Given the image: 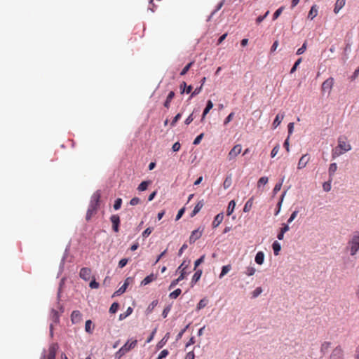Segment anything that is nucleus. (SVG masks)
Returning <instances> with one entry per match:
<instances>
[{
	"label": "nucleus",
	"mask_w": 359,
	"mask_h": 359,
	"mask_svg": "<svg viewBox=\"0 0 359 359\" xmlns=\"http://www.w3.org/2000/svg\"><path fill=\"white\" fill-rule=\"evenodd\" d=\"M175 96V93L173 91H170L166 98V100L164 102V107L168 109L170 107V104Z\"/></svg>",
	"instance_id": "obj_24"
},
{
	"label": "nucleus",
	"mask_w": 359,
	"mask_h": 359,
	"mask_svg": "<svg viewBox=\"0 0 359 359\" xmlns=\"http://www.w3.org/2000/svg\"><path fill=\"white\" fill-rule=\"evenodd\" d=\"M149 184H150V182H149V181H143L140 184V185L137 187V189L140 191H145L148 188V186Z\"/></svg>",
	"instance_id": "obj_32"
},
{
	"label": "nucleus",
	"mask_w": 359,
	"mask_h": 359,
	"mask_svg": "<svg viewBox=\"0 0 359 359\" xmlns=\"http://www.w3.org/2000/svg\"><path fill=\"white\" fill-rule=\"evenodd\" d=\"M231 265H226L222 266L221 273L219 274V278H222L224 276H225L231 270Z\"/></svg>",
	"instance_id": "obj_36"
},
{
	"label": "nucleus",
	"mask_w": 359,
	"mask_h": 359,
	"mask_svg": "<svg viewBox=\"0 0 359 359\" xmlns=\"http://www.w3.org/2000/svg\"><path fill=\"white\" fill-rule=\"evenodd\" d=\"M194 62L192 61V62H190L189 63H188L184 68L182 70V72H180V75L183 76V75H185L187 72L189 70V69L191 67V66L194 65Z\"/></svg>",
	"instance_id": "obj_39"
},
{
	"label": "nucleus",
	"mask_w": 359,
	"mask_h": 359,
	"mask_svg": "<svg viewBox=\"0 0 359 359\" xmlns=\"http://www.w3.org/2000/svg\"><path fill=\"white\" fill-rule=\"evenodd\" d=\"M137 346V340L135 338H130L114 354L116 359H121L129 351L133 350Z\"/></svg>",
	"instance_id": "obj_2"
},
{
	"label": "nucleus",
	"mask_w": 359,
	"mask_h": 359,
	"mask_svg": "<svg viewBox=\"0 0 359 359\" xmlns=\"http://www.w3.org/2000/svg\"><path fill=\"white\" fill-rule=\"evenodd\" d=\"M232 180L231 176H228L225 178L223 182V187L224 189H229L231 185Z\"/></svg>",
	"instance_id": "obj_33"
},
{
	"label": "nucleus",
	"mask_w": 359,
	"mask_h": 359,
	"mask_svg": "<svg viewBox=\"0 0 359 359\" xmlns=\"http://www.w3.org/2000/svg\"><path fill=\"white\" fill-rule=\"evenodd\" d=\"M344 351L340 346L334 348L330 356V359H343Z\"/></svg>",
	"instance_id": "obj_7"
},
{
	"label": "nucleus",
	"mask_w": 359,
	"mask_h": 359,
	"mask_svg": "<svg viewBox=\"0 0 359 359\" xmlns=\"http://www.w3.org/2000/svg\"><path fill=\"white\" fill-rule=\"evenodd\" d=\"M195 358V354L194 351H189L187 353L184 359H194Z\"/></svg>",
	"instance_id": "obj_64"
},
{
	"label": "nucleus",
	"mask_w": 359,
	"mask_h": 359,
	"mask_svg": "<svg viewBox=\"0 0 359 359\" xmlns=\"http://www.w3.org/2000/svg\"><path fill=\"white\" fill-rule=\"evenodd\" d=\"M201 275H202L201 270L196 271L192 277L191 284L193 285V284L196 283L198 281V280L201 278Z\"/></svg>",
	"instance_id": "obj_28"
},
{
	"label": "nucleus",
	"mask_w": 359,
	"mask_h": 359,
	"mask_svg": "<svg viewBox=\"0 0 359 359\" xmlns=\"http://www.w3.org/2000/svg\"><path fill=\"white\" fill-rule=\"evenodd\" d=\"M156 278H157L156 275H155L154 273H151L150 275L147 276L142 280L140 285L142 286L147 285L149 284L150 283H151L152 281L155 280Z\"/></svg>",
	"instance_id": "obj_15"
},
{
	"label": "nucleus",
	"mask_w": 359,
	"mask_h": 359,
	"mask_svg": "<svg viewBox=\"0 0 359 359\" xmlns=\"http://www.w3.org/2000/svg\"><path fill=\"white\" fill-rule=\"evenodd\" d=\"M337 147L345 152L351 149V145L347 142V138L344 136H340L338 138V145Z\"/></svg>",
	"instance_id": "obj_5"
},
{
	"label": "nucleus",
	"mask_w": 359,
	"mask_h": 359,
	"mask_svg": "<svg viewBox=\"0 0 359 359\" xmlns=\"http://www.w3.org/2000/svg\"><path fill=\"white\" fill-rule=\"evenodd\" d=\"M284 8H285L284 6H281V7H280L278 9H277L276 11V12L273 15V20H276L281 15V13L283 11Z\"/></svg>",
	"instance_id": "obj_40"
},
{
	"label": "nucleus",
	"mask_w": 359,
	"mask_h": 359,
	"mask_svg": "<svg viewBox=\"0 0 359 359\" xmlns=\"http://www.w3.org/2000/svg\"><path fill=\"white\" fill-rule=\"evenodd\" d=\"M94 325H93V322L91 320H88L85 323V331L88 334H92L94 330Z\"/></svg>",
	"instance_id": "obj_22"
},
{
	"label": "nucleus",
	"mask_w": 359,
	"mask_h": 359,
	"mask_svg": "<svg viewBox=\"0 0 359 359\" xmlns=\"http://www.w3.org/2000/svg\"><path fill=\"white\" fill-rule=\"evenodd\" d=\"M253 201H254V198L253 197H251L245 204L244 205V208H243V211L245 212H249L252 207V205H253Z\"/></svg>",
	"instance_id": "obj_25"
},
{
	"label": "nucleus",
	"mask_w": 359,
	"mask_h": 359,
	"mask_svg": "<svg viewBox=\"0 0 359 359\" xmlns=\"http://www.w3.org/2000/svg\"><path fill=\"white\" fill-rule=\"evenodd\" d=\"M269 179L267 177H262L257 182V188L260 189L262 185H265L268 183Z\"/></svg>",
	"instance_id": "obj_31"
},
{
	"label": "nucleus",
	"mask_w": 359,
	"mask_h": 359,
	"mask_svg": "<svg viewBox=\"0 0 359 359\" xmlns=\"http://www.w3.org/2000/svg\"><path fill=\"white\" fill-rule=\"evenodd\" d=\"M279 149H280V146H279V144L276 145V146L273 148V149H272V151H271V156L272 158L275 157V156H276V154H278V152L279 151Z\"/></svg>",
	"instance_id": "obj_50"
},
{
	"label": "nucleus",
	"mask_w": 359,
	"mask_h": 359,
	"mask_svg": "<svg viewBox=\"0 0 359 359\" xmlns=\"http://www.w3.org/2000/svg\"><path fill=\"white\" fill-rule=\"evenodd\" d=\"M282 184H283V181L280 183H277L275 185L273 190V192L274 194H276L281 189Z\"/></svg>",
	"instance_id": "obj_53"
},
{
	"label": "nucleus",
	"mask_w": 359,
	"mask_h": 359,
	"mask_svg": "<svg viewBox=\"0 0 359 359\" xmlns=\"http://www.w3.org/2000/svg\"><path fill=\"white\" fill-rule=\"evenodd\" d=\"M306 47H307V43L306 41H305L303 45L302 46L301 48H299L297 50V55H302L303 54L305 50H306Z\"/></svg>",
	"instance_id": "obj_44"
},
{
	"label": "nucleus",
	"mask_w": 359,
	"mask_h": 359,
	"mask_svg": "<svg viewBox=\"0 0 359 359\" xmlns=\"http://www.w3.org/2000/svg\"><path fill=\"white\" fill-rule=\"evenodd\" d=\"M212 107H213V104H212V101L208 100L206 107L204 109L203 114H202L201 121H203L204 120L205 116L212 109Z\"/></svg>",
	"instance_id": "obj_20"
},
{
	"label": "nucleus",
	"mask_w": 359,
	"mask_h": 359,
	"mask_svg": "<svg viewBox=\"0 0 359 359\" xmlns=\"http://www.w3.org/2000/svg\"><path fill=\"white\" fill-rule=\"evenodd\" d=\"M333 86L334 79L332 77H330L323 83L321 86V90L323 93L327 92L328 94H330Z\"/></svg>",
	"instance_id": "obj_6"
},
{
	"label": "nucleus",
	"mask_w": 359,
	"mask_h": 359,
	"mask_svg": "<svg viewBox=\"0 0 359 359\" xmlns=\"http://www.w3.org/2000/svg\"><path fill=\"white\" fill-rule=\"evenodd\" d=\"M100 198L101 193L100 191H96L92 195L86 217L87 221H89L93 217V216H94L97 212L100 206Z\"/></svg>",
	"instance_id": "obj_1"
},
{
	"label": "nucleus",
	"mask_w": 359,
	"mask_h": 359,
	"mask_svg": "<svg viewBox=\"0 0 359 359\" xmlns=\"http://www.w3.org/2000/svg\"><path fill=\"white\" fill-rule=\"evenodd\" d=\"M153 231V229L152 228H150V227H148L142 233V236L144 238H147L148 237L152 232Z\"/></svg>",
	"instance_id": "obj_52"
},
{
	"label": "nucleus",
	"mask_w": 359,
	"mask_h": 359,
	"mask_svg": "<svg viewBox=\"0 0 359 359\" xmlns=\"http://www.w3.org/2000/svg\"><path fill=\"white\" fill-rule=\"evenodd\" d=\"M235 206H236V203L233 200L231 201L229 203V205L227 207V210H226L227 215H231L233 213V212L234 211V209H235Z\"/></svg>",
	"instance_id": "obj_29"
},
{
	"label": "nucleus",
	"mask_w": 359,
	"mask_h": 359,
	"mask_svg": "<svg viewBox=\"0 0 359 359\" xmlns=\"http://www.w3.org/2000/svg\"><path fill=\"white\" fill-rule=\"evenodd\" d=\"M330 346H331V343L330 342H329V341H324L321 344V347H320L321 353H323V354H325L326 353H327V351H329Z\"/></svg>",
	"instance_id": "obj_26"
},
{
	"label": "nucleus",
	"mask_w": 359,
	"mask_h": 359,
	"mask_svg": "<svg viewBox=\"0 0 359 359\" xmlns=\"http://www.w3.org/2000/svg\"><path fill=\"white\" fill-rule=\"evenodd\" d=\"M203 205H204V201L202 199V200L199 201L197 203V204L196 205V206L194 207L192 212L191 213V217H193L196 214H198L200 212V210L202 209Z\"/></svg>",
	"instance_id": "obj_17"
},
{
	"label": "nucleus",
	"mask_w": 359,
	"mask_h": 359,
	"mask_svg": "<svg viewBox=\"0 0 359 359\" xmlns=\"http://www.w3.org/2000/svg\"><path fill=\"white\" fill-rule=\"evenodd\" d=\"M205 259V255L201 256L199 259H198L194 263V269H196L198 266H199L201 263L203 262Z\"/></svg>",
	"instance_id": "obj_57"
},
{
	"label": "nucleus",
	"mask_w": 359,
	"mask_h": 359,
	"mask_svg": "<svg viewBox=\"0 0 359 359\" xmlns=\"http://www.w3.org/2000/svg\"><path fill=\"white\" fill-rule=\"evenodd\" d=\"M110 221L112 223V229L114 232L119 231L120 217L118 215H112L110 217Z\"/></svg>",
	"instance_id": "obj_8"
},
{
	"label": "nucleus",
	"mask_w": 359,
	"mask_h": 359,
	"mask_svg": "<svg viewBox=\"0 0 359 359\" xmlns=\"http://www.w3.org/2000/svg\"><path fill=\"white\" fill-rule=\"evenodd\" d=\"M302 62V58H299L296 62L294 64L293 67H292L291 70H290V73L291 74H293L297 68L298 67V66L300 65V63Z\"/></svg>",
	"instance_id": "obj_47"
},
{
	"label": "nucleus",
	"mask_w": 359,
	"mask_h": 359,
	"mask_svg": "<svg viewBox=\"0 0 359 359\" xmlns=\"http://www.w3.org/2000/svg\"><path fill=\"white\" fill-rule=\"evenodd\" d=\"M224 215L223 213H219L215 217L212 222V227L216 228L223 221Z\"/></svg>",
	"instance_id": "obj_18"
},
{
	"label": "nucleus",
	"mask_w": 359,
	"mask_h": 359,
	"mask_svg": "<svg viewBox=\"0 0 359 359\" xmlns=\"http://www.w3.org/2000/svg\"><path fill=\"white\" fill-rule=\"evenodd\" d=\"M122 204V199L118 198L115 201V203L114 204V210H119L121 207Z\"/></svg>",
	"instance_id": "obj_45"
},
{
	"label": "nucleus",
	"mask_w": 359,
	"mask_h": 359,
	"mask_svg": "<svg viewBox=\"0 0 359 359\" xmlns=\"http://www.w3.org/2000/svg\"><path fill=\"white\" fill-rule=\"evenodd\" d=\"M128 262V259L126 258L121 259L118 262V266L120 268H123L127 264Z\"/></svg>",
	"instance_id": "obj_63"
},
{
	"label": "nucleus",
	"mask_w": 359,
	"mask_h": 359,
	"mask_svg": "<svg viewBox=\"0 0 359 359\" xmlns=\"http://www.w3.org/2000/svg\"><path fill=\"white\" fill-rule=\"evenodd\" d=\"M81 320H82V314L81 313V312L79 311H74L72 313L71 320L74 324L79 323V322L81 321Z\"/></svg>",
	"instance_id": "obj_13"
},
{
	"label": "nucleus",
	"mask_w": 359,
	"mask_h": 359,
	"mask_svg": "<svg viewBox=\"0 0 359 359\" xmlns=\"http://www.w3.org/2000/svg\"><path fill=\"white\" fill-rule=\"evenodd\" d=\"M202 236V231L199 229L194 230L191 232V234L189 237V243H193L196 240L199 239Z\"/></svg>",
	"instance_id": "obj_14"
},
{
	"label": "nucleus",
	"mask_w": 359,
	"mask_h": 359,
	"mask_svg": "<svg viewBox=\"0 0 359 359\" xmlns=\"http://www.w3.org/2000/svg\"><path fill=\"white\" fill-rule=\"evenodd\" d=\"M345 4L346 0H337L334 8V13H338L339 11L345 6Z\"/></svg>",
	"instance_id": "obj_19"
},
{
	"label": "nucleus",
	"mask_w": 359,
	"mask_h": 359,
	"mask_svg": "<svg viewBox=\"0 0 359 359\" xmlns=\"http://www.w3.org/2000/svg\"><path fill=\"white\" fill-rule=\"evenodd\" d=\"M284 117H285V113L284 112H279L276 115V118H275V119H274V121H273V122L272 123V126H273V129H276L281 123V122L283 120Z\"/></svg>",
	"instance_id": "obj_12"
},
{
	"label": "nucleus",
	"mask_w": 359,
	"mask_h": 359,
	"mask_svg": "<svg viewBox=\"0 0 359 359\" xmlns=\"http://www.w3.org/2000/svg\"><path fill=\"white\" fill-rule=\"evenodd\" d=\"M242 146L240 144H236L229 152L227 159L229 161H233L241 153Z\"/></svg>",
	"instance_id": "obj_4"
},
{
	"label": "nucleus",
	"mask_w": 359,
	"mask_h": 359,
	"mask_svg": "<svg viewBox=\"0 0 359 359\" xmlns=\"http://www.w3.org/2000/svg\"><path fill=\"white\" fill-rule=\"evenodd\" d=\"M202 86H199L198 88H196L191 94V96H190V98H192L193 97L197 95L198 94H199L201 90H202Z\"/></svg>",
	"instance_id": "obj_54"
},
{
	"label": "nucleus",
	"mask_w": 359,
	"mask_h": 359,
	"mask_svg": "<svg viewBox=\"0 0 359 359\" xmlns=\"http://www.w3.org/2000/svg\"><path fill=\"white\" fill-rule=\"evenodd\" d=\"M264 254L263 252L262 251H259L257 253L256 256H255V262L257 264L261 265L263 264L264 262Z\"/></svg>",
	"instance_id": "obj_23"
},
{
	"label": "nucleus",
	"mask_w": 359,
	"mask_h": 359,
	"mask_svg": "<svg viewBox=\"0 0 359 359\" xmlns=\"http://www.w3.org/2000/svg\"><path fill=\"white\" fill-rule=\"evenodd\" d=\"M203 137V133H201V134H200L199 135H198V136L195 138V140H194L193 144H195V145L198 144L201 142V140H202Z\"/></svg>",
	"instance_id": "obj_62"
},
{
	"label": "nucleus",
	"mask_w": 359,
	"mask_h": 359,
	"mask_svg": "<svg viewBox=\"0 0 359 359\" xmlns=\"http://www.w3.org/2000/svg\"><path fill=\"white\" fill-rule=\"evenodd\" d=\"M79 276L84 280H88L91 276V269L90 268L83 267L81 269Z\"/></svg>",
	"instance_id": "obj_10"
},
{
	"label": "nucleus",
	"mask_w": 359,
	"mask_h": 359,
	"mask_svg": "<svg viewBox=\"0 0 359 359\" xmlns=\"http://www.w3.org/2000/svg\"><path fill=\"white\" fill-rule=\"evenodd\" d=\"M168 354H169L168 351L166 349H164V350L161 351V352L160 353V354L158 355V356L156 359H163V358H166Z\"/></svg>",
	"instance_id": "obj_48"
},
{
	"label": "nucleus",
	"mask_w": 359,
	"mask_h": 359,
	"mask_svg": "<svg viewBox=\"0 0 359 359\" xmlns=\"http://www.w3.org/2000/svg\"><path fill=\"white\" fill-rule=\"evenodd\" d=\"M89 286L92 289H97L99 287L100 285L99 283L95 280L94 278L89 284Z\"/></svg>",
	"instance_id": "obj_55"
},
{
	"label": "nucleus",
	"mask_w": 359,
	"mask_h": 359,
	"mask_svg": "<svg viewBox=\"0 0 359 359\" xmlns=\"http://www.w3.org/2000/svg\"><path fill=\"white\" fill-rule=\"evenodd\" d=\"M262 292V289L261 287H257L252 292V295L253 298L257 297Z\"/></svg>",
	"instance_id": "obj_46"
},
{
	"label": "nucleus",
	"mask_w": 359,
	"mask_h": 359,
	"mask_svg": "<svg viewBox=\"0 0 359 359\" xmlns=\"http://www.w3.org/2000/svg\"><path fill=\"white\" fill-rule=\"evenodd\" d=\"M119 308V304L117 302H114L110 308H109V312L111 313H115Z\"/></svg>",
	"instance_id": "obj_41"
},
{
	"label": "nucleus",
	"mask_w": 359,
	"mask_h": 359,
	"mask_svg": "<svg viewBox=\"0 0 359 359\" xmlns=\"http://www.w3.org/2000/svg\"><path fill=\"white\" fill-rule=\"evenodd\" d=\"M181 292H182L181 289L177 288L175 290H174L173 292H172L169 294V297H170V299H176V298H177L180 296Z\"/></svg>",
	"instance_id": "obj_37"
},
{
	"label": "nucleus",
	"mask_w": 359,
	"mask_h": 359,
	"mask_svg": "<svg viewBox=\"0 0 359 359\" xmlns=\"http://www.w3.org/2000/svg\"><path fill=\"white\" fill-rule=\"evenodd\" d=\"M309 161H310V157L308 154L303 155L300 158V159L298 162L297 168L299 170L303 169L304 168H305L306 166V165L309 162Z\"/></svg>",
	"instance_id": "obj_11"
},
{
	"label": "nucleus",
	"mask_w": 359,
	"mask_h": 359,
	"mask_svg": "<svg viewBox=\"0 0 359 359\" xmlns=\"http://www.w3.org/2000/svg\"><path fill=\"white\" fill-rule=\"evenodd\" d=\"M58 349L57 344H52L48 348V354L46 359H55L57 351Z\"/></svg>",
	"instance_id": "obj_9"
},
{
	"label": "nucleus",
	"mask_w": 359,
	"mask_h": 359,
	"mask_svg": "<svg viewBox=\"0 0 359 359\" xmlns=\"http://www.w3.org/2000/svg\"><path fill=\"white\" fill-rule=\"evenodd\" d=\"M50 317L53 322L57 323L59 320V314L57 311L52 309L50 313Z\"/></svg>",
	"instance_id": "obj_35"
},
{
	"label": "nucleus",
	"mask_w": 359,
	"mask_h": 359,
	"mask_svg": "<svg viewBox=\"0 0 359 359\" xmlns=\"http://www.w3.org/2000/svg\"><path fill=\"white\" fill-rule=\"evenodd\" d=\"M127 287L123 284L117 291H116L115 294L117 295H120L125 292Z\"/></svg>",
	"instance_id": "obj_61"
},
{
	"label": "nucleus",
	"mask_w": 359,
	"mask_h": 359,
	"mask_svg": "<svg viewBox=\"0 0 359 359\" xmlns=\"http://www.w3.org/2000/svg\"><path fill=\"white\" fill-rule=\"evenodd\" d=\"M133 312V309L131 307H128L126 311V313H121L120 316H119V319L120 320H122L125 318H126L127 316H128L129 315H130Z\"/></svg>",
	"instance_id": "obj_42"
},
{
	"label": "nucleus",
	"mask_w": 359,
	"mask_h": 359,
	"mask_svg": "<svg viewBox=\"0 0 359 359\" xmlns=\"http://www.w3.org/2000/svg\"><path fill=\"white\" fill-rule=\"evenodd\" d=\"M207 304H208L207 299H203L200 300V302H198V304L196 306V309L201 310V309H203L204 307H205L207 306Z\"/></svg>",
	"instance_id": "obj_38"
},
{
	"label": "nucleus",
	"mask_w": 359,
	"mask_h": 359,
	"mask_svg": "<svg viewBox=\"0 0 359 359\" xmlns=\"http://www.w3.org/2000/svg\"><path fill=\"white\" fill-rule=\"evenodd\" d=\"M344 153H345V151H344L343 150L341 149H339L337 147H336L333 150H332V156L333 158H335L339 156H341V154H343Z\"/></svg>",
	"instance_id": "obj_30"
},
{
	"label": "nucleus",
	"mask_w": 359,
	"mask_h": 359,
	"mask_svg": "<svg viewBox=\"0 0 359 359\" xmlns=\"http://www.w3.org/2000/svg\"><path fill=\"white\" fill-rule=\"evenodd\" d=\"M297 215H298V211H297V210L294 211V212L291 214V215H290V218L288 219V220H287V223H288V224L291 223V222H292V221L296 218V217L297 216Z\"/></svg>",
	"instance_id": "obj_59"
},
{
	"label": "nucleus",
	"mask_w": 359,
	"mask_h": 359,
	"mask_svg": "<svg viewBox=\"0 0 359 359\" xmlns=\"http://www.w3.org/2000/svg\"><path fill=\"white\" fill-rule=\"evenodd\" d=\"M269 14V11H268L265 13L264 15H259V17H257V18L256 19L257 23L259 24L260 22H262L268 16Z\"/></svg>",
	"instance_id": "obj_49"
},
{
	"label": "nucleus",
	"mask_w": 359,
	"mask_h": 359,
	"mask_svg": "<svg viewBox=\"0 0 359 359\" xmlns=\"http://www.w3.org/2000/svg\"><path fill=\"white\" fill-rule=\"evenodd\" d=\"M140 203H141V200L137 197L133 198L130 201V204L131 205H136Z\"/></svg>",
	"instance_id": "obj_56"
},
{
	"label": "nucleus",
	"mask_w": 359,
	"mask_h": 359,
	"mask_svg": "<svg viewBox=\"0 0 359 359\" xmlns=\"http://www.w3.org/2000/svg\"><path fill=\"white\" fill-rule=\"evenodd\" d=\"M187 274V271L182 272L181 274L180 275V276L177 277V279L173 280L171 282V283L169 286V289L170 290V289L173 288L174 287H175L179 283L180 281H181L186 277Z\"/></svg>",
	"instance_id": "obj_16"
},
{
	"label": "nucleus",
	"mask_w": 359,
	"mask_h": 359,
	"mask_svg": "<svg viewBox=\"0 0 359 359\" xmlns=\"http://www.w3.org/2000/svg\"><path fill=\"white\" fill-rule=\"evenodd\" d=\"M272 248L275 255H278L281 250V245L278 241H274L272 244Z\"/></svg>",
	"instance_id": "obj_27"
},
{
	"label": "nucleus",
	"mask_w": 359,
	"mask_h": 359,
	"mask_svg": "<svg viewBox=\"0 0 359 359\" xmlns=\"http://www.w3.org/2000/svg\"><path fill=\"white\" fill-rule=\"evenodd\" d=\"M182 114L180 113L177 114L173 118V120L171 122V126H175L176 123L181 118Z\"/></svg>",
	"instance_id": "obj_58"
},
{
	"label": "nucleus",
	"mask_w": 359,
	"mask_h": 359,
	"mask_svg": "<svg viewBox=\"0 0 359 359\" xmlns=\"http://www.w3.org/2000/svg\"><path fill=\"white\" fill-rule=\"evenodd\" d=\"M323 188L325 191H329L331 189V184L330 182H324L323 184Z\"/></svg>",
	"instance_id": "obj_60"
},
{
	"label": "nucleus",
	"mask_w": 359,
	"mask_h": 359,
	"mask_svg": "<svg viewBox=\"0 0 359 359\" xmlns=\"http://www.w3.org/2000/svg\"><path fill=\"white\" fill-rule=\"evenodd\" d=\"M337 169V165L336 163H332L330 165L328 171H329V175L330 177L334 175Z\"/></svg>",
	"instance_id": "obj_34"
},
{
	"label": "nucleus",
	"mask_w": 359,
	"mask_h": 359,
	"mask_svg": "<svg viewBox=\"0 0 359 359\" xmlns=\"http://www.w3.org/2000/svg\"><path fill=\"white\" fill-rule=\"evenodd\" d=\"M256 272V269L254 267L249 266L246 269L245 274L248 276H253Z\"/></svg>",
	"instance_id": "obj_43"
},
{
	"label": "nucleus",
	"mask_w": 359,
	"mask_h": 359,
	"mask_svg": "<svg viewBox=\"0 0 359 359\" xmlns=\"http://www.w3.org/2000/svg\"><path fill=\"white\" fill-rule=\"evenodd\" d=\"M318 15V7L316 5H313L311 6V10L309 12L308 14V18L310 20H313L314 18H316Z\"/></svg>",
	"instance_id": "obj_21"
},
{
	"label": "nucleus",
	"mask_w": 359,
	"mask_h": 359,
	"mask_svg": "<svg viewBox=\"0 0 359 359\" xmlns=\"http://www.w3.org/2000/svg\"><path fill=\"white\" fill-rule=\"evenodd\" d=\"M234 116V113L233 112H231L227 116L226 118H225L224 121V125H227L229 122H231L233 119Z\"/></svg>",
	"instance_id": "obj_51"
},
{
	"label": "nucleus",
	"mask_w": 359,
	"mask_h": 359,
	"mask_svg": "<svg viewBox=\"0 0 359 359\" xmlns=\"http://www.w3.org/2000/svg\"><path fill=\"white\" fill-rule=\"evenodd\" d=\"M348 245L350 247L351 255H355L359 250V231L354 233L351 240L348 242Z\"/></svg>",
	"instance_id": "obj_3"
}]
</instances>
